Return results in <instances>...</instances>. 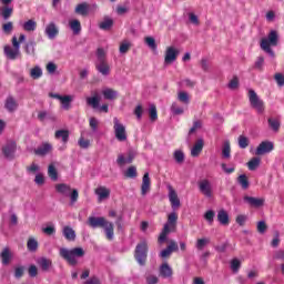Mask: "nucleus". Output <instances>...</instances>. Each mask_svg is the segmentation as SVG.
Wrapping results in <instances>:
<instances>
[{
  "mask_svg": "<svg viewBox=\"0 0 284 284\" xmlns=\"http://www.w3.org/2000/svg\"><path fill=\"white\" fill-rule=\"evenodd\" d=\"M88 225L90 227H103L106 241H114V223L108 221L103 216H90L88 219Z\"/></svg>",
  "mask_w": 284,
  "mask_h": 284,
  "instance_id": "1",
  "label": "nucleus"
},
{
  "mask_svg": "<svg viewBox=\"0 0 284 284\" xmlns=\"http://www.w3.org/2000/svg\"><path fill=\"white\" fill-rule=\"evenodd\" d=\"M59 255L61 256V258L67 261L69 265L74 267L79 263V260L77 258H83V256H85V251L83 250V247H73L71 250L62 247L59 251Z\"/></svg>",
  "mask_w": 284,
  "mask_h": 284,
  "instance_id": "2",
  "label": "nucleus"
},
{
  "mask_svg": "<svg viewBox=\"0 0 284 284\" xmlns=\"http://www.w3.org/2000/svg\"><path fill=\"white\" fill-rule=\"evenodd\" d=\"M278 45V32L276 30H272L267 38H263L260 42L261 50L266 52V54H270V57L275 58L276 53H274L273 48H276Z\"/></svg>",
  "mask_w": 284,
  "mask_h": 284,
  "instance_id": "3",
  "label": "nucleus"
},
{
  "mask_svg": "<svg viewBox=\"0 0 284 284\" xmlns=\"http://www.w3.org/2000/svg\"><path fill=\"white\" fill-rule=\"evenodd\" d=\"M176 223H179V214H176V212L170 213L168 215V221L158 239L159 243H165V241H168V234L171 232H176Z\"/></svg>",
  "mask_w": 284,
  "mask_h": 284,
  "instance_id": "4",
  "label": "nucleus"
},
{
  "mask_svg": "<svg viewBox=\"0 0 284 284\" xmlns=\"http://www.w3.org/2000/svg\"><path fill=\"white\" fill-rule=\"evenodd\" d=\"M95 54H97L95 70H98L100 74H102V77H108L110 74V64L108 63L105 50H103V48H98Z\"/></svg>",
  "mask_w": 284,
  "mask_h": 284,
  "instance_id": "5",
  "label": "nucleus"
},
{
  "mask_svg": "<svg viewBox=\"0 0 284 284\" xmlns=\"http://www.w3.org/2000/svg\"><path fill=\"white\" fill-rule=\"evenodd\" d=\"M55 192H58V194H62V196H70L71 205H74V203L79 201V191L70 187V185L65 183L57 184Z\"/></svg>",
  "mask_w": 284,
  "mask_h": 284,
  "instance_id": "6",
  "label": "nucleus"
},
{
  "mask_svg": "<svg viewBox=\"0 0 284 284\" xmlns=\"http://www.w3.org/2000/svg\"><path fill=\"white\" fill-rule=\"evenodd\" d=\"M248 101L251 103V108L256 110L257 114H263L265 112V102L258 98V94H256V91L248 90Z\"/></svg>",
  "mask_w": 284,
  "mask_h": 284,
  "instance_id": "7",
  "label": "nucleus"
},
{
  "mask_svg": "<svg viewBox=\"0 0 284 284\" xmlns=\"http://www.w3.org/2000/svg\"><path fill=\"white\" fill-rule=\"evenodd\" d=\"M134 258L139 263V265H145L148 261V243L141 242L136 245L134 252Z\"/></svg>",
  "mask_w": 284,
  "mask_h": 284,
  "instance_id": "8",
  "label": "nucleus"
},
{
  "mask_svg": "<svg viewBox=\"0 0 284 284\" xmlns=\"http://www.w3.org/2000/svg\"><path fill=\"white\" fill-rule=\"evenodd\" d=\"M113 130L116 140L120 142L128 141V132L125 131V125H123L118 118L113 119Z\"/></svg>",
  "mask_w": 284,
  "mask_h": 284,
  "instance_id": "9",
  "label": "nucleus"
},
{
  "mask_svg": "<svg viewBox=\"0 0 284 284\" xmlns=\"http://www.w3.org/2000/svg\"><path fill=\"white\" fill-rule=\"evenodd\" d=\"M2 154L4 159L8 161H14V154H17V142L16 141H8L6 145L2 146Z\"/></svg>",
  "mask_w": 284,
  "mask_h": 284,
  "instance_id": "10",
  "label": "nucleus"
},
{
  "mask_svg": "<svg viewBox=\"0 0 284 284\" xmlns=\"http://www.w3.org/2000/svg\"><path fill=\"white\" fill-rule=\"evenodd\" d=\"M176 59H179V50H176L174 47H168L164 52L165 65H172Z\"/></svg>",
  "mask_w": 284,
  "mask_h": 284,
  "instance_id": "11",
  "label": "nucleus"
},
{
  "mask_svg": "<svg viewBox=\"0 0 284 284\" xmlns=\"http://www.w3.org/2000/svg\"><path fill=\"white\" fill-rule=\"evenodd\" d=\"M197 185L201 194L206 196V199H212V183L210 182V180L204 179L200 181Z\"/></svg>",
  "mask_w": 284,
  "mask_h": 284,
  "instance_id": "12",
  "label": "nucleus"
},
{
  "mask_svg": "<svg viewBox=\"0 0 284 284\" xmlns=\"http://www.w3.org/2000/svg\"><path fill=\"white\" fill-rule=\"evenodd\" d=\"M54 148L52 146V143L50 142H42L41 145H39L37 149H34V154L37 156H48L50 152H52Z\"/></svg>",
  "mask_w": 284,
  "mask_h": 284,
  "instance_id": "13",
  "label": "nucleus"
},
{
  "mask_svg": "<svg viewBox=\"0 0 284 284\" xmlns=\"http://www.w3.org/2000/svg\"><path fill=\"white\" fill-rule=\"evenodd\" d=\"M173 252H179V244H176V241L171 240L169 242V245L166 248H164L162 252H160V257L161 258H170L172 256Z\"/></svg>",
  "mask_w": 284,
  "mask_h": 284,
  "instance_id": "14",
  "label": "nucleus"
},
{
  "mask_svg": "<svg viewBox=\"0 0 284 284\" xmlns=\"http://www.w3.org/2000/svg\"><path fill=\"white\" fill-rule=\"evenodd\" d=\"M3 52H4L6 58L9 59V61H17V59H19V57H21V50L14 49L8 44L4 45Z\"/></svg>",
  "mask_w": 284,
  "mask_h": 284,
  "instance_id": "15",
  "label": "nucleus"
},
{
  "mask_svg": "<svg viewBox=\"0 0 284 284\" xmlns=\"http://www.w3.org/2000/svg\"><path fill=\"white\" fill-rule=\"evenodd\" d=\"M159 275L162 278H172V276H174V270L168 262H164L159 267Z\"/></svg>",
  "mask_w": 284,
  "mask_h": 284,
  "instance_id": "16",
  "label": "nucleus"
},
{
  "mask_svg": "<svg viewBox=\"0 0 284 284\" xmlns=\"http://www.w3.org/2000/svg\"><path fill=\"white\" fill-rule=\"evenodd\" d=\"M272 150H274V143L264 141L257 146L255 154L257 156H263V154H268V152H272Z\"/></svg>",
  "mask_w": 284,
  "mask_h": 284,
  "instance_id": "17",
  "label": "nucleus"
},
{
  "mask_svg": "<svg viewBox=\"0 0 284 284\" xmlns=\"http://www.w3.org/2000/svg\"><path fill=\"white\" fill-rule=\"evenodd\" d=\"M244 202L247 203L251 207H263L265 205V199L250 195L244 196Z\"/></svg>",
  "mask_w": 284,
  "mask_h": 284,
  "instance_id": "18",
  "label": "nucleus"
},
{
  "mask_svg": "<svg viewBox=\"0 0 284 284\" xmlns=\"http://www.w3.org/2000/svg\"><path fill=\"white\" fill-rule=\"evenodd\" d=\"M48 39H57L59 37V28L54 22H50L44 30Z\"/></svg>",
  "mask_w": 284,
  "mask_h": 284,
  "instance_id": "19",
  "label": "nucleus"
},
{
  "mask_svg": "<svg viewBox=\"0 0 284 284\" xmlns=\"http://www.w3.org/2000/svg\"><path fill=\"white\" fill-rule=\"evenodd\" d=\"M4 108L8 112H14L17 111V108H19V103L14 97L9 95L4 101Z\"/></svg>",
  "mask_w": 284,
  "mask_h": 284,
  "instance_id": "20",
  "label": "nucleus"
},
{
  "mask_svg": "<svg viewBox=\"0 0 284 284\" xmlns=\"http://www.w3.org/2000/svg\"><path fill=\"white\" fill-rule=\"evenodd\" d=\"M152 185V182L150 181V173H144L142 178V185H141V194L142 196H145L148 192H150V187Z\"/></svg>",
  "mask_w": 284,
  "mask_h": 284,
  "instance_id": "21",
  "label": "nucleus"
},
{
  "mask_svg": "<svg viewBox=\"0 0 284 284\" xmlns=\"http://www.w3.org/2000/svg\"><path fill=\"white\" fill-rule=\"evenodd\" d=\"M204 145H205V142L203 141V139L196 140L193 148L191 149V156H194V158L199 156L203 152Z\"/></svg>",
  "mask_w": 284,
  "mask_h": 284,
  "instance_id": "22",
  "label": "nucleus"
},
{
  "mask_svg": "<svg viewBox=\"0 0 284 284\" xmlns=\"http://www.w3.org/2000/svg\"><path fill=\"white\" fill-rule=\"evenodd\" d=\"M37 264L42 270V272H49L52 267V260L48 257H40L38 258Z\"/></svg>",
  "mask_w": 284,
  "mask_h": 284,
  "instance_id": "23",
  "label": "nucleus"
},
{
  "mask_svg": "<svg viewBox=\"0 0 284 284\" xmlns=\"http://www.w3.org/2000/svg\"><path fill=\"white\" fill-rule=\"evenodd\" d=\"M94 192L99 201H104V199H110V189L105 186H99L98 189H95Z\"/></svg>",
  "mask_w": 284,
  "mask_h": 284,
  "instance_id": "24",
  "label": "nucleus"
},
{
  "mask_svg": "<svg viewBox=\"0 0 284 284\" xmlns=\"http://www.w3.org/2000/svg\"><path fill=\"white\" fill-rule=\"evenodd\" d=\"M217 221L221 223V225H230V214H227V211L220 210L217 212Z\"/></svg>",
  "mask_w": 284,
  "mask_h": 284,
  "instance_id": "25",
  "label": "nucleus"
},
{
  "mask_svg": "<svg viewBox=\"0 0 284 284\" xmlns=\"http://www.w3.org/2000/svg\"><path fill=\"white\" fill-rule=\"evenodd\" d=\"M62 234L67 241H75L77 233L71 226H64L62 230Z\"/></svg>",
  "mask_w": 284,
  "mask_h": 284,
  "instance_id": "26",
  "label": "nucleus"
},
{
  "mask_svg": "<svg viewBox=\"0 0 284 284\" xmlns=\"http://www.w3.org/2000/svg\"><path fill=\"white\" fill-rule=\"evenodd\" d=\"M169 201L171 203V207H181V200H179V195L176 191L171 190L169 193Z\"/></svg>",
  "mask_w": 284,
  "mask_h": 284,
  "instance_id": "27",
  "label": "nucleus"
},
{
  "mask_svg": "<svg viewBox=\"0 0 284 284\" xmlns=\"http://www.w3.org/2000/svg\"><path fill=\"white\" fill-rule=\"evenodd\" d=\"M14 12V8L10 7V6H3L0 9V16L2 17V19H4L6 21H8V19H10V17H12Z\"/></svg>",
  "mask_w": 284,
  "mask_h": 284,
  "instance_id": "28",
  "label": "nucleus"
},
{
  "mask_svg": "<svg viewBox=\"0 0 284 284\" xmlns=\"http://www.w3.org/2000/svg\"><path fill=\"white\" fill-rule=\"evenodd\" d=\"M36 48H37V42H34V40H30L29 42H27L24 44V52H26V54L34 57V54L37 53Z\"/></svg>",
  "mask_w": 284,
  "mask_h": 284,
  "instance_id": "29",
  "label": "nucleus"
},
{
  "mask_svg": "<svg viewBox=\"0 0 284 284\" xmlns=\"http://www.w3.org/2000/svg\"><path fill=\"white\" fill-rule=\"evenodd\" d=\"M55 139H62V143H68L70 141V131L68 130H58L54 133Z\"/></svg>",
  "mask_w": 284,
  "mask_h": 284,
  "instance_id": "30",
  "label": "nucleus"
},
{
  "mask_svg": "<svg viewBox=\"0 0 284 284\" xmlns=\"http://www.w3.org/2000/svg\"><path fill=\"white\" fill-rule=\"evenodd\" d=\"M102 94L104 99H106V101H114V99H116L119 93L114 89H104L102 91Z\"/></svg>",
  "mask_w": 284,
  "mask_h": 284,
  "instance_id": "31",
  "label": "nucleus"
},
{
  "mask_svg": "<svg viewBox=\"0 0 284 284\" xmlns=\"http://www.w3.org/2000/svg\"><path fill=\"white\" fill-rule=\"evenodd\" d=\"M89 7L85 2L79 3L75 7V14H80L81 17H88Z\"/></svg>",
  "mask_w": 284,
  "mask_h": 284,
  "instance_id": "32",
  "label": "nucleus"
},
{
  "mask_svg": "<svg viewBox=\"0 0 284 284\" xmlns=\"http://www.w3.org/2000/svg\"><path fill=\"white\" fill-rule=\"evenodd\" d=\"M2 265H10V261H12V253H10V248H4L1 254Z\"/></svg>",
  "mask_w": 284,
  "mask_h": 284,
  "instance_id": "33",
  "label": "nucleus"
},
{
  "mask_svg": "<svg viewBox=\"0 0 284 284\" xmlns=\"http://www.w3.org/2000/svg\"><path fill=\"white\" fill-rule=\"evenodd\" d=\"M112 26H114V20L112 18H104L102 22H100V30H111Z\"/></svg>",
  "mask_w": 284,
  "mask_h": 284,
  "instance_id": "34",
  "label": "nucleus"
},
{
  "mask_svg": "<svg viewBox=\"0 0 284 284\" xmlns=\"http://www.w3.org/2000/svg\"><path fill=\"white\" fill-rule=\"evenodd\" d=\"M24 32H34L37 30V21L34 20H28L22 26Z\"/></svg>",
  "mask_w": 284,
  "mask_h": 284,
  "instance_id": "35",
  "label": "nucleus"
},
{
  "mask_svg": "<svg viewBox=\"0 0 284 284\" xmlns=\"http://www.w3.org/2000/svg\"><path fill=\"white\" fill-rule=\"evenodd\" d=\"M69 26H70L73 34H80L81 33V21H79V20H71L69 22Z\"/></svg>",
  "mask_w": 284,
  "mask_h": 284,
  "instance_id": "36",
  "label": "nucleus"
},
{
  "mask_svg": "<svg viewBox=\"0 0 284 284\" xmlns=\"http://www.w3.org/2000/svg\"><path fill=\"white\" fill-rule=\"evenodd\" d=\"M27 248L29 252H37L39 250V242L34 237H30L27 242Z\"/></svg>",
  "mask_w": 284,
  "mask_h": 284,
  "instance_id": "37",
  "label": "nucleus"
},
{
  "mask_svg": "<svg viewBox=\"0 0 284 284\" xmlns=\"http://www.w3.org/2000/svg\"><path fill=\"white\" fill-rule=\"evenodd\" d=\"M232 148L230 146V141H225L222 148L223 159H230L232 156Z\"/></svg>",
  "mask_w": 284,
  "mask_h": 284,
  "instance_id": "38",
  "label": "nucleus"
},
{
  "mask_svg": "<svg viewBox=\"0 0 284 284\" xmlns=\"http://www.w3.org/2000/svg\"><path fill=\"white\" fill-rule=\"evenodd\" d=\"M48 176L51 178V181H58L59 172L57 171V166L54 164H50L48 168Z\"/></svg>",
  "mask_w": 284,
  "mask_h": 284,
  "instance_id": "39",
  "label": "nucleus"
},
{
  "mask_svg": "<svg viewBox=\"0 0 284 284\" xmlns=\"http://www.w3.org/2000/svg\"><path fill=\"white\" fill-rule=\"evenodd\" d=\"M63 110H70L72 103V95H63L60 100Z\"/></svg>",
  "mask_w": 284,
  "mask_h": 284,
  "instance_id": "40",
  "label": "nucleus"
},
{
  "mask_svg": "<svg viewBox=\"0 0 284 284\" xmlns=\"http://www.w3.org/2000/svg\"><path fill=\"white\" fill-rule=\"evenodd\" d=\"M261 165V158H253L251 161L247 162V168L251 172H254Z\"/></svg>",
  "mask_w": 284,
  "mask_h": 284,
  "instance_id": "41",
  "label": "nucleus"
},
{
  "mask_svg": "<svg viewBox=\"0 0 284 284\" xmlns=\"http://www.w3.org/2000/svg\"><path fill=\"white\" fill-rule=\"evenodd\" d=\"M237 143H239V148H241V150H245V148H248V145H250V139L245 135H240L237 139Z\"/></svg>",
  "mask_w": 284,
  "mask_h": 284,
  "instance_id": "42",
  "label": "nucleus"
},
{
  "mask_svg": "<svg viewBox=\"0 0 284 284\" xmlns=\"http://www.w3.org/2000/svg\"><path fill=\"white\" fill-rule=\"evenodd\" d=\"M237 183L241 184L243 190H247V187H250V180H247V175L245 174H242L237 178Z\"/></svg>",
  "mask_w": 284,
  "mask_h": 284,
  "instance_id": "43",
  "label": "nucleus"
},
{
  "mask_svg": "<svg viewBox=\"0 0 284 284\" xmlns=\"http://www.w3.org/2000/svg\"><path fill=\"white\" fill-rule=\"evenodd\" d=\"M31 79H41L43 77V71L39 67H34L30 71Z\"/></svg>",
  "mask_w": 284,
  "mask_h": 284,
  "instance_id": "44",
  "label": "nucleus"
},
{
  "mask_svg": "<svg viewBox=\"0 0 284 284\" xmlns=\"http://www.w3.org/2000/svg\"><path fill=\"white\" fill-rule=\"evenodd\" d=\"M268 125H270V128H272V130L274 132H278V130H281V122L276 119L270 118L268 119Z\"/></svg>",
  "mask_w": 284,
  "mask_h": 284,
  "instance_id": "45",
  "label": "nucleus"
},
{
  "mask_svg": "<svg viewBox=\"0 0 284 284\" xmlns=\"http://www.w3.org/2000/svg\"><path fill=\"white\" fill-rule=\"evenodd\" d=\"M130 48H132V43L124 41L120 44V54H128L130 52Z\"/></svg>",
  "mask_w": 284,
  "mask_h": 284,
  "instance_id": "46",
  "label": "nucleus"
},
{
  "mask_svg": "<svg viewBox=\"0 0 284 284\" xmlns=\"http://www.w3.org/2000/svg\"><path fill=\"white\" fill-rule=\"evenodd\" d=\"M149 116L152 122L159 119V113L156 112V105L152 104L149 110Z\"/></svg>",
  "mask_w": 284,
  "mask_h": 284,
  "instance_id": "47",
  "label": "nucleus"
},
{
  "mask_svg": "<svg viewBox=\"0 0 284 284\" xmlns=\"http://www.w3.org/2000/svg\"><path fill=\"white\" fill-rule=\"evenodd\" d=\"M263 65H265V58L263 55H260L254 64L255 70H260V72H263Z\"/></svg>",
  "mask_w": 284,
  "mask_h": 284,
  "instance_id": "48",
  "label": "nucleus"
},
{
  "mask_svg": "<svg viewBox=\"0 0 284 284\" xmlns=\"http://www.w3.org/2000/svg\"><path fill=\"white\" fill-rule=\"evenodd\" d=\"M203 128V122L201 120H196L193 122V126L190 129L189 134H194L196 130H201Z\"/></svg>",
  "mask_w": 284,
  "mask_h": 284,
  "instance_id": "49",
  "label": "nucleus"
},
{
  "mask_svg": "<svg viewBox=\"0 0 284 284\" xmlns=\"http://www.w3.org/2000/svg\"><path fill=\"white\" fill-rule=\"evenodd\" d=\"M144 43H146V45L151 48V50H156V40H154L153 37H146L144 39Z\"/></svg>",
  "mask_w": 284,
  "mask_h": 284,
  "instance_id": "50",
  "label": "nucleus"
},
{
  "mask_svg": "<svg viewBox=\"0 0 284 284\" xmlns=\"http://www.w3.org/2000/svg\"><path fill=\"white\" fill-rule=\"evenodd\" d=\"M178 99L179 101H181V103H186V104L190 103V95L185 91H181L178 94Z\"/></svg>",
  "mask_w": 284,
  "mask_h": 284,
  "instance_id": "51",
  "label": "nucleus"
},
{
  "mask_svg": "<svg viewBox=\"0 0 284 284\" xmlns=\"http://www.w3.org/2000/svg\"><path fill=\"white\" fill-rule=\"evenodd\" d=\"M87 103L93 109L99 108V97L87 98Z\"/></svg>",
  "mask_w": 284,
  "mask_h": 284,
  "instance_id": "52",
  "label": "nucleus"
},
{
  "mask_svg": "<svg viewBox=\"0 0 284 284\" xmlns=\"http://www.w3.org/2000/svg\"><path fill=\"white\" fill-rule=\"evenodd\" d=\"M28 274L31 278L39 276V268H37V265H30L28 268Z\"/></svg>",
  "mask_w": 284,
  "mask_h": 284,
  "instance_id": "53",
  "label": "nucleus"
},
{
  "mask_svg": "<svg viewBox=\"0 0 284 284\" xmlns=\"http://www.w3.org/2000/svg\"><path fill=\"white\" fill-rule=\"evenodd\" d=\"M12 30H14V26L12 24V22H7L2 24V31L4 32V34H11Z\"/></svg>",
  "mask_w": 284,
  "mask_h": 284,
  "instance_id": "54",
  "label": "nucleus"
},
{
  "mask_svg": "<svg viewBox=\"0 0 284 284\" xmlns=\"http://www.w3.org/2000/svg\"><path fill=\"white\" fill-rule=\"evenodd\" d=\"M125 176L128 179H136V166H130L125 172Z\"/></svg>",
  "mask_w": 284,
  "mask_h": 284,
  "instance_id": "55",
  "label": "nucleus"
},
{
  "mask_svg": "<svg viewBox=\"0 0 284 284\" xmlns=\"http://www.w3.org/2000/svg\"><path fill=\"white\" fill-rule=\"evenodd\" d=\"M214 216H216V213L212 210L206 211L204 214V219L209 223H214Z\"/></svg>",
  "mask_w": 284,
  "mask_h": 284,
  "instance_id": "56",
  "label": "nucleus"
},
{
  "mask_svg": "<svg viewBox=\"0 0 284 284\" xmlns=\"http://www.w3.org/2000/svg\"><path fill=\"white\" fill-rule=\"evenodd\" d=\"M174 160L176 161V163H183V161H185V154L183 153V151H175Z\"/></svg>",
  "mask_w": 284,
  "mask_h": 284,
  "instance_id": "57",
  "label": "nucleus"
},
{
  "mask_svg": "<svg viewBox=\"0 0 284 284\" xmlns=\"http://www.w3.org/2000/svg\"><path fill=\"white\" fill-rule=\"evenodd\" d=\"M89 125L93 132H97L99 130V120L97 118H90Z\"/></svg>",
  "mask_w": 284,
  "mask_h": 284,
  "instance_id": "58",
  "label": "nucleus"
},
{
  "mask_svg": "<svg viewBox=\"0 0 284 284\" xmlns=\"http://www.w3.org/2000/svg\"><path fill=\"white\" fill-rule=\"evenodd\" d=\"M257 232L258 234H265V232H267V224L265 223V221H260L257 223Z\"/></svg>",
  "mask_w": 284,
  "mask_h": 284,
  "instance_id": "59",
  "label": "nucleus"
},
{
  "mask_svg": "<svg viewBox=\"0 0 284 284\" xmlns=\"http://www.w3.org/2000/svg\"><path fill=\"white\" fill-rule=\"evenodd\" d=\"M274 80L276 81V83L280 88H283V85H284V74L283 73H275Z\"/></svg>",
  "mask_w": 284,
  "mask_h": 284,
  "instance_id": "60",
  "label": "nucleus"
},
{
  "mask_svg": "<svg viewBox=\"0 0 284 284\" xmlns=\"http://www.w3.org/2000/svg\"><path fill=\"white\" fill-rule=\"evenodd\" d=\"M207 243H210V240H207V239H199L196 241L195 247L197 250H203V247H205V245H207Z\"/></svg>",
  "mask_w": 284,
  "mask_h": 284,
  "instance_id": "61",
  "label": "nucleus"
},
{
  "mask_svg": "<svg viewBox=\"0 0 284 284\" xmlns=\"http://www.w3.org/2000/svg\"><path fill=\"white\" fill-rule=\"evenodd\" d=\"M26 273V267L18 266L14 268V278H22L23 274Z\"/></svg>",
  "mask_w": 284,
  "mask_h": 284,
  "instance_id": "62",
  "label": "nucleus"
},
{
  "mask_svg": "<svg viewBox=\"0 0 284 284\" xmlns=\"http://www.w3.org/2000/svg\"><path fill=\"white\" fill-rule=\"evenodd\" d=\"M231 270H233V272L241 270V261H239V258H233L231 261Z\"/></svg>",
  "mask_w": 284,
  "mask_h": 284,
  "instance_id": "63",
  "label": "nucleus"
},
{
  "mask_svg": "<svg viewBox=\"0 0 284 284\" xmlns=\"http://www.w3.org/2000/svg\"><path fill=\"white\" fill-rule=\"evenodd\" d=\"M171 111L173 112V114H183V108L179 106V104L173 103L171 105Z\"/></svg>",
  "mask_w": 284,
  "mask_h": 284,
  "instance_id": "64",
  "label": "nucleus"
}]
</instances>
